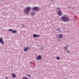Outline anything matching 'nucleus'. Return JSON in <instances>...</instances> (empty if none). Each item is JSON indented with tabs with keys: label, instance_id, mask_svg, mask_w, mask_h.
<instances>
[{
	"label": "nucleus",
	"instance_id": "nucleus-1",
	"mask_svg": "<svg viewBox=\"0 0 79 79\" xmlns=\"http://www.w3.org/2000/svg\"><path fill=\"white\" fill-rule=\"evenodd\" d=\"M61 20L65 22H69V19L68 18V17L66 16H65L61 18Z\"/></svg>",
	"mask_w": 79,
	"mask_h": 79
},
{
	"label": "nucleus",
	"instance_id": "nucleus-2",
	"mask_svg": "<svg viewBox=\"0 0 79 79\" xmlns=\"http://www.w3.org/2000/svg\"><path fill=\"white\" fill-rule=\"evenodd\" d=\"M31 10V8L30 7H27L25 8L24 10V13L26 15H28V13L29 12V11Z\"/></svg>",
	"mask_w": 79,
	"mask_h": 79
},
{
	"label": "nucleus",
	"instance_id": "nucleus-3",
	"mask_svg": "<svg viewBox=\"0 0 79 79\" xmlns=\"http://www.w3.org/2000/svg\"><path fill=\"white\" fill-rule=\"evenodd\" d=\"M0 43H1L2 45L5 44V42L3 41V39H2V38H0Z\"/></svg>",
	"mask_w": 79,
	"mask_h": 79
},
{
	"label": "nucleus",
	"instance_id": "nucleus-4",
	"mask_svg": "<svg viewBox=\"0 0 79 79\" xmlns=\"http://www.w3.org/2000/svg\"><path fill=\"white\" fill-rule=\"evenodd\" d=\"M32 10L34 11H37L39 10V8L37 7H35L32 8Z\"/></svg>",
	"mask_w": 79,
	"mask_h": 79
},
{
	"label": "nucleus",
	"instance_id": "nucleus-5",
	"mask_svg": "<svg viewBox=\"0 0 79 79\" xmlns=\"http://www.w3.org/2000/svg\"><path fill=\"white\" fill-rule=\"evenodd\" d=\"M30 48V47H25L24 48V51L25 52H27V50H29Z\"/></svg>",
	"mask_w": 79,
	"mask_h": 79
},
{
	"label": "nucleus",
	"instance_id": "nucleus-6",
	"mask_svg": "<svg viewBox=\"0 0 79 79\" xmlns=\"http://www.w3.org/2000/svg\"><path fill=\"white\" fill-rule=\"evenodd\" d=\"M9 31H11L12 33H16V30H13L11 29L8 30Z\"/></svg>",
	"mask_w": 79,
	"mask_h": 79
},
{
	"label": "nucleus",
	"instance_id": "nucleus-7",
	"mask_svg": "<svg viewBox=\"0 0 79 79\" xmlns=\"http://www.w3.org/2000/svg\"><path fill=\"white\" fill-rule=\"evenodd\" d=\"M41 59H42V57H41V56L40 55H39L36 58V60H41Z\"/></svg>",
	"mask_w": 79,
	"mask_h": 79
},
{
	"label": "nucleus",
	"instance_id": "nucleus-8",
	"mask_svg": "<svg viewBox=\"0 0 79 79\" xmlns=\"http://www.w3.org/2000/svg\"><path fill=\"white\" fill-rule=\"evenodd\" d=\"M58 14H59V16H61L62 15V13L61 10H59L58 12Z\"/></svg>",
	"mask_w": 79,
	"mask_h": 79
},
{
	"label": "nucleus",
	"instance_id": "nucleus-9",
	"mask_svg": "<svg viewBox=\"0 0 79 79\" xmlns=\"http://www.w3.org/2000/svg\"><path fill=\"white\" fill-rule=\"evenodd\" d=\"M39 36H40V35H37L35 34L33 35L34 37H39Z\"/></svg>",
	"mask_w": 79,
	"mask_h": 79
},
{
	"label": "nucleus",
	"instance_id": "nucleus-10",
	"mask_svg": "<svg viewBox=\"0 0 79 79\" xmlns=\"http://www.w3.org/2000/svg\"><path fill=\"white\" fill-rule=\"evenodd\" d=\"M12 77H13V78H15V77H16V76L15 74L14 73H12Z\"/></svg>",
	"mask_w": 79,
	"mask_h": 79
},
{
	"label": "nucleus",
	"instance_id": "nucleus-11",
	"mask_svg": "<svg viewBox=\"0 0 79 79\" xmlns=\"http://www.w3.org/2000/svg\"><path fill=\"white\" fill-rule=\"evenodd\" d=\"M31 15H33V16H34V15H35V13H34V12H32L31 13Z\"/></svg>",
	"mask_w": 79,
	"mask_h": 79
},
{
	"label": "nucleus",
	"instance_id": "nucleus-12",
	"mask_svg": "<svg viewBox=\"0 0 79 79\" xmlns=\"http://www.w3.org/2000/svg\"><path fill=\"white\" fill-rule=\"evenodd\" d=\"M23 79H29L27 78V77H23Z\"/></svg>",
	"mask_w": 79,
	"mask_h": 79
},
{
	"label": "nucleus",
	"instance_id": "nucleus-13",
	"mask_svg": "<svg viewBox=\"0 0 79 79\" xmlns=\"http://www.w3.org/2000/svg\"><path fill=\"white\" fill-rule=\"evenodd\" d=\"M62 37V35L61 34L59 36V38H61Z\"/></svg>",
	"mask_w": 79,
	"mask_h": 79
},
{
	"label": "nucleus",
	"instance_id": "nucleus-14",
	"mask_svg": "<svg viewBox=\"0 0 79 79\" xmlns=\"http://www.w3.org/2000/svg\"><path fill=\"white\" fill-rule=\"evenodd\" d=\"M64 50H67V47H64Z\"/></svg>",
	"mask_w": 79,
	"mask_h": 79
},
{
	"label": "nucleus",
	"instance_id": "nucleus-15",
	"mask_svg": "<svg viewBox=\"0 0 79 79\" xmlns=\"http://www.w3.org/2000/svg\"><path fill=\"white\" fill-rule=\"evenodd\" d=\"M57 60H60V57H58L57 58Z\"/></svg>",
	"mask_w": 79,
	"mask_h": 79
},
{
	"label": "nucleus",
	"instance_id": "nucleus-16",
	"mask_svg": "<svg viewBox=\"0 0 79 79\" xmlns=\"http://www.w3.org/2000/svg\"><path fill=\"white\" fill-rule=\"evenodd\" d=\"M28 77H31V75H28Z\"/></svg>",
	"mask_w": 79,
	"mask_h": 79
},
{
	"label": "nucleus",
	"instance_id": "nucleus-17",
	"mask_svg": "<svg viewBox=\"0 0 79 79\" xmlns=\"http://www.w3.org/2000/svg\"><path fill=\"white\" fill-rule=\"evenodd\" d=\"M57 10H58V9L60 10V8H57Z\"/></svg>",
	"mask_w": 79,
	"mask_h": 79
},
{
	"label": "nucleus",
	"instance_id": "nucleus-18",
	"mask_svg": "<svg viewBox=\"0 0 79 79\" xmlns=\"http://www.w3.org/2000/svg\"><path fill=\"white\" fill-rule=\"evenodd\" d=\"M67 52H68H68H69V51H67Z\"/></svg>",
	"mask_w": 79,
	"mask_h": 79
},
{
	"label": "nucleus",
	"instance_id": "nucleus-19",
	"mask_svg": "<svg viewBox=\"0 0 79 79\" xmlns=\"http://www.w3.org/2000/svg\"><path fill=\"white\" fill-rule=\"evenodd\" d=\"M7 77H6V79H7Z\"/></svg>",
	"mask_w": 79,
	"mask_h": 79
},
{
	"label": "nucleus",
	"instance_id": "nucleus-20",
	"mask_svg": "<svg viewBox=\"0 0 79 79\" xmlns=\"http://www.w3.org/2000/svg\"><path fill=\"white\" fill-rule=\"evenodd\" d=\"M51 0V1H52V0Z\"/></svg>",
	"mask_w": 79,
	"mask_h": 79
}]
</instances>
